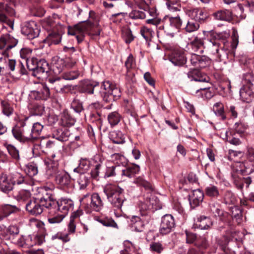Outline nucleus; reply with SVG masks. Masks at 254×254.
<instances>
[{
	"instance_id": "nucleus-1",
	"label": "nucleus",
	"mask_w": 254,
	"mask_h": 254,
	"mask_svg": "<svg viewBox=\"0 0 254 254\" xmlns=\"http://www.w3.org/2000/svg\"><path fill=\"white\" fill-rule=\"evenodd\" d=\"M74 203L69 198H64L56 200L50 192H46L39 198H33L28 200L25 205L26 211L31 215L37 216L41 214L44 207L49 210L51 217L48 221L51 224L59 223L67 214L68 212L72 210Z\"/></svg>"
},
{
	"instance_id": "nucleus-2",
	"label": "nucleus",
	"mask_w": 254,
	"mask_h": 254,
	"mask_svg": "<svg viewBox=\"0 0 254 254\" xmlns=\"http://www.w3.org/2000/svg\"><path fill=\"white\" fill-rule=\"evenodd\" d=\"M28 119L19 120L11 130L15 139L24 143H34L43 128V126L38 122L33 124L32 126L28 124Z\"/></svg>"
},
{
	"instance_id": "nucleus-3",
	"label": "nucleus",
	"mask_w": 254,
	"mask_h": 254,
	"mask_svg": "<svg viewBox=\"0 0 254 254\" xmlns=\"http://www.w3.org/2000/svg\"><path fill=\"white\" fill-rule=\"evenodd\" d=\"M100 33V29L95 27V25L89 21L80 22L68 29V34L75 36L78 43L84 40L86 34L98 36Z\"/></svg>"
},
{
	"instance_id": "nucleus-4",
	"label": "nucleus",
	"mask_w": 254,
	"mask_h": 254,
	"mask_svg": "<svg viewBox=\"0 0 254 254\" xmlns=\"http://www.w3.org/2000/svg\"><path fill=\"white\" fill-rule=\"evenodd\" d=\"M228 37L226 33H217L214 36V39L210 41L211 43L210 52L215 57L214 60L217 62L223 61L228 58L229 51L224 48Z\"/></svg>"
},
{
	"instance_id": "nucleus-5",
	"label": "nucleus",
	"mask_w": 254,
	"mask_h": 254,
	"mask_svg": "<svg viewBox=\"0 0 254 254\" xmlns=\"http://www.w3.org/2000/svg\"><path fill=\"white\" fill-rule=\"evenodd\" d=\"M104 192L114 210H122L126 200L124 195V190L118 186L108 184L104 187Z\"/></svg>"
},
{
	"instance_id": "nucleus-6",
	"label": "nucleus",
	"mask_w": 254,
	"mask_h": 254,
	"mask_svg": "<svg viewBox=\"0 0 254 254\" xmlns=\"http://www.w3.org/2000/svg\"><path fill=\"white\" fill-rule=\"evenodd\" d=\"M79 201L81 207L87 213L100 212L103 208L104 203L98 193L84 195Z\"/></svg>"
},
{
	"instance_id": "nucleus-7",
	"label": "nucleus",
	"mask_w": 254,
	"mask_h": 254,
	"mask_svg": "<svg viewBox=\"0 0 254 254\" xmlns=\"http://www.w3.org/2000/svg\"><path fill=\"white\" fill-rule=\"evenodd\" d=\"M96 94L106 102L117 100L121 95L120 89L109 81H104L100 86V90L96 91Z\"/></svg>"
},
{
	"instance_id": "nucleus-8",
	"label": "nucleus",
	"mask_w": 254,
	"mask_h": 254,
	"mask_svg": "<svg viewBox=\"0 0 254 254\" xmlns=\"http://www.w3.org/2000/svg\"><path fill=\"white\" fill-rule=\"evenodd\" d=\"M163 24L159 27L161 29V27L164 30L165 32L168 35H173L180 28L182 21L180 17H171L168 16H165L163 21Z\"/></svg>"
},
{
	"instance_id": "nucleus-9",
	"label": "nucleus",
	"mask_w": 254,
	"mask_h": 254,
	"mask_svg": "<svg viewBox=\"0 0 254 254\" xmlns=\"http://www.w3.org/2000/svg\"><path fill=\"white\" fill-rule=\"evenodd\" d=\"M39 147L41 148L42 151L49 156L54 157L55 154H60L59 146L55 142L51 140L47 141L45 143L41 142L40 144H34L32 148L33 154L36 155L38 154L37 150Z\"/></svg>"
},
{
	"instance_id": "nucleus-10",
	"label": "nucleus",
	"mask_w": 254,
	"mask_h": 254,
	"mask_svg": "<svg viewBox=\"0 0 254 254\" xmlns=\"http://www.w3.org/2000/svg\"><path fill=\"white\" fill-rule=\"evenodd\" d=\"M13 4L5 2H0V22L4 23L8 26L11 30L13 29V21L8 18L6 14L13 16L15 11L12 6Z\"/></svg>"
},
{
	"instance_id": "nucleus-11",
	"label": "nucleus",
	"mask_w": 254,
	"mask_h": 254,
	"mask_svg": "<svg viewBox=\"0 0 254 254\" xmlns=\"http://www.w3.org/2000/svg\"><path fill=\"white\" fill-rule=\"evenodd\" d=\"M175 223L173 216L171 214H165L162 217L159 231L161 235L169 234L175 227Z\"/></svg>"
},
{
	"instance_id": "nucleus-12",
	"label": "nucleus",
	"mask_w": 254,
	"mask_h": 254,
	"mask_svg": "<svg viewBox=\"0 0 254 254\" xmlns=\"http://www.w3.org/2000/svg\"><path fill=\"white\" fill-rule=\"evenodd\" d=\"M21 33L29 39H33L38 36L40 30L37 23L34 21L24 22L21 26Z\"/></svg>"
},
{
	"instance_id": "nucleus-13",
	"label": "nucleus",
	"mask_w": 254,
	"mask_h": 254,
	"mask_svg": "<svg viewBox=\"0 0 254 254\" xmlns=\"http://www.w3.org/2000/svg\"><path fill=\"white\" fill-rule=\"evenodd\" d=\"M15 65V60L9 59L7 51H2V57L0 58V75L4 72L14 71Z\"/></svg>"
},
{
	"instance_id": "nucleus-14",
	"label": "nucleus",
	"mask_w": 254,
	"mask_h": 254,
	"mask_svg": "<svg viewBox=\"0 0 254 254\" xmlns=\"http://www.w3.org/2000/svg\"><path fill=\"white\" fill-rule=\"evenodd\" d=\"M9 176L14 186L17 185L25 187L26 186H31L33 184V182L30 178L20 173L14 172L11 173Z\"/></svg>"
},
{
	"instance_id": "nucleus-15",
	"label": "nucleus",
	"mask_w": 254,
	"mask_h": 254,
	"mask_svg": "<svg viewBox=\"0 0 254 254\" xmlns=\"http://www.w3.org/2000/svg\"><path fill=\"white\" fill-rule=\"evenodd\" d=\"M190 17L198 23H203L208 18L209 14L207 11L201 8H194L189 10Z\"/></svg>"
},
{
	"instance_id": "nucleus-16",
	"label": "nucleus",
	"mask_w": 254,
	"mask_h": 254,
	"mask_svg": "<svg viewBox=\"0 0 254 254\" xmlns=\"http://www.w3.org/2000/svg\"><path fill=\"white\" fill-rule=\"evenodd\" d=\"M100 90V87L97 83H94L93 81L88 80H85L81 82L80 85V91L81 92L86 93L90 94L95 93V95L97 97H100V95L96 94V91Z\"/></svg>"
},
{
	"instance_id": "nucleus-17",
	"label": "nucleus",
	"mask_w": 254,
	"mask_h": 254,
	"mask_svg": "<svg viewBox=\"0 0 254 254\" xmlns=\"http://www.w3.org/2000/svg\"><path fill=\"white\" fill-rule=\"evenodd\" d=\"M190 60L192 65L201 68L205 67L211 63L210 60L208 57L195 54L191 55Z\"/></svg>"
},
{
	"instance_id": "nucleus-18",
	"label": "nucleus",
	"mask_w": 254,
	"mask_h": 254,
	"mask_svg": "<svg viewBox=\"0 0 254 254\" xmlns=\"http://www.w3.org/2000/svg\"><path fill=\"white\" fill-rule=\"evenodd\" d=\"M169 61L175 66H181L187 62V58L183 52L180 50L173 51L169 57Z\"/></svg>"
},
{
	"instance_id": "nucleus-19",
	"label": "nucleus",
	"mask_w": 254,
	"mask_h": 254,
	"mask_svg": "<svg viewBox=\"0 0 254 254\" xmlns=\"http://www.w3.org/2000/svg\"><path fill=\"white\" fill-rule=\"evenodd\" d=\"M30 96L36 100H46L50 97L49 88L45 84H42L38 90L31 92Z\"/></svg>"
},
{
	"instance_id": "nucleus-20",
	"label": "nucleus",
	"mask_w": 254,
	"mask_h": 254,
	"mask_svg": "<svg viewBox=\"0 0 254 254\" xmlns=\"http://www.w3.org/2000/svg\"><path fill=\"white\" fill-rule=\"evenodd\" d=\"M18 40L7 34L2 35L0 38V49L5 48L4 51H7L14 47L17 44Z\"/></svg>"
},
{
	"instance_id": "nucleus-21",
	"label": "nucleus",
	"mask_w": 254,
	"mask_h": 254,
	"mask_svg": "<svg viewBox=\"0 0 254 254\" xmlns=\"http://www.w3.org/2000/svg\"><path fill=\"white\" fill-rule=\"evenodd\" d=\"M60 154H55V157L49 156L45 160V163L47 166L48 171L51 175H56L58 171L59 160Z\"/></svg>"
},
{
	"instance_id": "nucleus-22",
	"label": "nucleus",
	"mask_w": 254,
	"mask_h": 254,
	"mask_svg": "<svg viewBox=\"0 0 254 254\" xmlns=\"http://www.w3.org/2000/svg\"><path fill=\"white\" fill-rule=\"evenodd\" d=\"M48 81L52 84V88L57 93H66L71 89L70 85H64L63 81L59 78L56 79L50 78Z\"/></svg>"
},
{
	"instance_id": "nucleus-23",
	"label": "nucleus",
	"mask_w": 254,
	"mask_h": 254,
	"mask_svg": "<svg viewBox=\"0 0 254 254\" xmlns=\"http://www.w3.org/2000/svg\"><path fill=\"white\" fill-rule=\"evenodd\" d=\"M240 174V175L237 173H234L232 175V177L234 183L237 188L242 190L244 188V184H243V182H245L246 184V188H248L252 183V180L251 178L250 177H247L246 178L243 177L242 171H241Z\"/></svg>"
},
{
	"instance_id": "nucleus-24",
	"label": "nucleus",
	"mask_w": 254,
	"mask_h": 254,
	"mask_svg": "<svg viewBox=\"0 0 254 254\" xmlns=\"http://www.w3.org/2000/svg\"><path fill=\"white\" fill-rule=\"evenodd\" d=\"M13 243L19 247L29 248L35 245V242L32 241L30 235L24 236H21L18 239H13Z\"/></svg>"
},
{
	"instance_id": "nucleus-25",
	"label": "nucleus",
	"mask_w": 254,
	"mask_h": 254,
	"mask_svg": "<svg viewBox=\"0 0 254 254\" xmlns=\"http://www.w3.org/2000/svg\"><path fill=\"white\" fill-rule=\"evenodd\" d=\"M204 193L200 190H193L192 194L190 195L189 201L191 207L195 208L198 206L202 201Z\"/></svg>"
},
{
	"instance_id": "nucleus-26",
	"label": "nucleus",
	"mask_w": 254,
	"mask_h": 254,
	"mask_svg": "<svg viewBox=\"0 0 254 254\" xmlns=\"http://www.w3.org/2000/svg\"><path fill=\"white\" fill-rule=\"evenodd\" d=\"M14 185L10 176L8 178L5 174H2L0 177V188L5 193L8 192L13 188Z\"/></svg>"
},
{
	"instance_id": "nucleus-27",
	"label": "nucleus",
	"mask_w": 254,
	"mask_h": 254,
	"mask_svg": "<svg viewBox=\"0 0 254 254\" xmlns=\"http://www.w3.org/2000/svg\"><path fill=\"white\" fill-rule=\"evenodd\" d=\"M69 135V131L64 127L54 129L52 134L54 138L61 141L68 140Z\"/></svg>"
},
{
	"instance_id": "nucleus-28",
	"label": "nucleus",
	"mask_w": 254,
	"mask_h": 254,
	"mask_svg": "<svg viewBox=\"0 0 254 254\" xmlns=\"http://www.w3.org/2000/svg\"><path fill=\"white\" fill-rule=\"evenodd\" d=\"M18 209L14 205L5 204L0 206V221L2 220L12 213L16 212Z\"/></svg>"
},
{
	"instance_id": "nucleus-29",
	"label": "nucleus",
	"mask_w": 254,
	"mask_h": 254,
	"mask_svg": "<svg viewBox=\"0 0 254 254\" xmlns=\"http://www.w3.org/2000/svg\"><path fill=\"white\" fill-rule=\"evenodd\" d=\"M140 171V167L136 164L128 166L125 169L121 170V175L129 178L134 177Z\"/></svg>"
},
{
	"instance_id": "nucleus-30",
	"label": "nucleus",
	"mask_w": 254,
	"mask_h": 254,
	"mask_svg": "<svg viewBox=\"0 0 254 254\" xmlns=\"http://www.w3.org/2000/svg\"><path fill=\"white\" fill-rule=\"evenodd\" d=\"M188 76L191 80L201 82L207 81L206 77L205 75H202L200 71L197 69L190 70L188 73Z\"/></svg>"
},
{
	"instance_id": "nucleus-31",
	"label": "nucleus",
	"mask_w": 254,
	"mask_h": 254,
	"mask_svg": "<svg viewBox=\"0 0 254 254\" xmlns=\"http://www.w3.org/2000/svg\"><path fill=\"white\" fill-rule=\"evenodd\" d=\"M201 34L193 35L191 38H190V45L194 51H197L203 45L202 39L200 37Z\"/></svg>"
},
{
	"instance_id": "nucleus-32",
	"label": "nucleus",
	"mask_w": 254,
	"mask_h": 254,
	"mask_svg": "<svg viewBox=\"0 0 254 254\" xmlns=\"http://www.w3.org/2000/svg\"><path fill=\"white\" fill-rule=\"evenodd\" d=\"M109 138L115 143L123 144L125 142V136L120 130L111 131L109 134Z\"/></svg>"
},
{
	"instance_id": "nucleus-33",
	"label": "nucleus",
	"mask_w": 254,
	"mask_h": 254,
	"mask_svg": "<svg viewBox=\"0 0 254 254\" xmlns=\"http://www.w3.org/2000/svg\"><path fill=\"white\" fill-rule=\"evenodd\" d=\"M56 181L61 186L67 187L71 183V178L69 174L63 172L57 175Z\"/></svg>"
},
{
	"instance_id": "nucleus-34",
	"label": "nucleus",
	"mask_w": 254,
	"mask_h": 254,
	"mask_svg": "<svg viewBox=\"0 0 254 254\" xmlns=\"http://www.w3.org/2000/svg\"><path fill=\"white\" fill-rule=\"evenodd\" d=\"M131 228L136 232L143 231L144 223L143 220L138 216H133L131 219Z\"/></svg>"
},
{
	"instance_id": "nucleus-35",
	"label": "nucleus",
	"mask_w": 254,
	"mask_h": 254,
	"mask_svg": "<svg viewBox=\"0 0 254 254\" xmlns=\"http://www.w3.org/2000/svg\"><path fill=\"white\" fill-rule=\"evenodd\" d=\"M243 83L248 89L254 94V75L252 73H247L243 75Z\"/></svg>"
},
{
	"instance_id": "nucleus-36",
	"label": "nucleus",
	"mask_w": 254,
	"mask_h": 254,
	"mask_svg": "<svg viewBox=\"0 0 254 254\" xmlns=\"http://www.w3.org/2000/svg\"><path fill=\"white\" fill-rule=\"evenodd\" d=\"M62 39L61 34L56 32H52L50 33L45 41L48 43L49 46L52 45L58 44Z\"/></svg>"
},
{
	"instance_id": "nucleus-37",
	"label": "nucleus",
	"mask_w": 254,
	"mask_h": 254,
	"mask_svg": "<svg viewBox=\"0 0 254 254\" xmlns=\"http://www.w3.org/2000/svg\"><path fill=\"white\" fill-rule=\"evenodd\" d=\"M214 16L219 20L230 21L232 19L231 11L227 9L218 11L214 13Z\"/></svg>"
},
{
	"instance_id": "nucleus-38",
	"label": "nucleus",
	"mask_w": 254,
	"mask_h": 254,
	"mask_svg": "<svg viewBox=\"0 0 254 254\" xmlns=\"http://www.w3.org/2000/svg\"><path fill=\"white\" fill-rule=\"evenodd\" d=\"M191 92L192 94H197V96H201L202 98H210L212 96L208 87L192 89Z\"/></svg>"
},
{
	"instance_id": "nucleus-39",
	"label": "nucleus",
	"mask_w": 254,
	"mask_h": 254,
	"mask_svg": "<svg viewBox=\"0 0 254 254\" xmlns=\"http://www.w3.org/2000/svg\"><path fill=\"white\" fill-rule=\"evenodd\" d=\"M213 111L215 114L220 117L221 120L226 119V116L224 110V105L221 102H217L213 106Z\"/></svg>"
},
{
	"instance_id": "nucleus-40",
	"label": "nucleus",
	"mask_w": 254,
	"mask_h": 254,
	"mask_svg": "<svg viewBox=\"0 0 254 254\" xmlns=\"http://www.w3.org/2000/svg\"><path fill=\"white\" fill-rule=\"evenodd\" d=\"M254 95L253 92L248 89L245 86L241 88L240 90V96L243 102H249L251 100L252 97Z\"/></svg>"
},
{
	"instance_id": "nucleus-41",
	"label": "nucleus",
	"mask_w": 254,
	"mask_h": 254,
	"mask_svg": "<svg viewBox=\"0 0 254 254\" xmlns=\"http://www.w3.org/2000/svg\"><path fill=\"white\" fill-rule=\"evenodd\" d=\"M61 122L64 126H71L75 123L74 119L72 118L68 112L65 110L61 115Z\"/></svg>"
},
{
	"instance_id": "nucleus-42",
	"label": "nucleus",
	"mask_w": 254,
	"mask_h": 254,
	"mask_svg": "<svg viewBox=\"0 0 254 254\" xmlns=\"http://www.w3.org/2000/svg\"><path fill=\"white\" fill-rule=\"evenodd\" d=\"M2 112L7 117L10 116L14 112L13 105L8 101L3 100L1 102Z\"/></svg>"
},
{
	"instance_id": "nucleus-43",
	"label": "nucleus",
	"mask_w": 254,
	"mask_h": 254,
	"mask_svg": "<svg viewBox=\"0 0 254 254\" xmlns=\"http://www.w3.org/2000/svg\"><path fill=\"white\" fill-rule=\"evenodd\" d=\"M89 168V161L86 159H81L79 165L73 170L74 172L79 174H83Z\"/></svg>"
},
{
	"instance_id": "nucleus-44",
	"label": "nucleus",
	"mask_w": 254,
	"mask_h": 254,
	"mask_svg": "<svg viewBox=\"0 0 254 254\" xmlns=\"http://www.w3.org/2000/svg\"><path fill=\"white\" fill-rule=\"evenodd\" d=\"M205 193L206 196L212 198H217L220 194L218 188L212 185H210L205 188Z\"/></svg>"
},
{
	"instance_id": "nucleus-45",
	"label": "nucleus",
	"mask_w": 254,
	"mask_h": 254,
	"mask_svg": "<svg viewBox=\"0 0 254 254\" xmlns=\"http://www.w3.org/2000/svg\"><path fill=\"white\" fill-rule=\"evenodd\" d=\"M121 119V116L117 112H113L109 114L108 121L112 127L116 126Z\"/></svg>"
},
{
	"instance_id": "nucleus-46",
	"label": "nucleus",
	"mask_w": 254,
	"mask_h": 254,
	"mask_svg": "<svg viewBox=\"0 0 254 254\" xmlns=\"http://www.w3.org/2000/svg\"><path fill=\"white\" fill-rule=\"evenodd\" d=\"M198 221L199 222L198 226L201 229H207L212 225V222L210 218L206 216H200L198 218Z\"/></svg>"
},
{
	"instance_id": "nucleus-47",
	"label": "nucleus",
	"mask_w": 254,
	"mask_h": 254,
	"mask_svg": "<svg viewBox=\"0 0 254 254\" xmlns=\"http://www.w3.org/2000/svg\"><path fill=\"white\" fill-rule=\"evenodd\" d=\"M31 113L35 116H42L45 113V107L43 105L34 104L30 107Z\"/></svg>"
},
{
	"instance_id": "nucleus-48",
	"label": "nucleus",
	"mask_w": 254,
	"mask_h": 254,
	"mask_svg": "<svg viewBox=\"0 0 254 254\" xmlns=\"http://www.w3.org/2000/svg\"><path fill=\"white\" fill-rule=\"evenodd\" d=\"M199 28V24L193 19L188 21L185 27V30L187 32H193L197 31Z\"/></svg>"
},
{
	"instance_id": "nucleus-49",
	"label": "nucleus",
	"mask_w": 254,
	"mask_h": 254,
	"mask_svg": "<svg viewBox=\"0 0 254 254\" xmlns=\"http://www.w3.org/2000/svg\"><path fill=\"white\" fill-rule=\"evenodd\" d=\"M220 207V205L218 203L214 202L209 204V210L214 216H220L223 213Z\"/></svg>"
},
{
	"instance_id": "nucleus-50",
	"label": "nucleus",
	"mask_w": 254,
	"mask_h": 254,
	"mask_svg": "<svg viewBox=\"0 0 254 254\" xmlns=\"http://www.w3.org/2000/svg\"><path fill=\"white\" fill-rule=\"evenodd\" d=\"M140 33L146 41H150L154 34V31L151 28L143 26L140 30Z\"/></svg>"
},
{
	"instance_id": "nucleus-51",
	"label": "nucleus",
	"mask_w": 254,
	"mask_h": 254,
	"mask_svg": "<svg viewBox=\"0 0 254 254\" xmlns=\"http://www.w3.org/2000/svg\"><path fill=\"white\" fill-rule=\"evenodd\" d=\"M79 72L77 70H69L64 71L62 76L65 80H74L77 78L79 76Z\"/></svg>"
},
{
	"instance_id": "nucleus-52",
	"label": "nucleus",
	"mask_w": 254,
	"mask_h": 254,
	"mask_svg": "<svg viewBox=\"0 0 254 254\" xmlns=\"http://www.w3.org/2000/svg\"><path fill=\"white\" fill-rule=\"evenodd\" d=\"M133 183L138 186L143 187L145 190H152V186L147 181L145 180L142 177H138L134 179Z\"/></svg>"
},
{
	"instance_id": "nucleus-53",
	"label": "nucleus",
	"mask_w": 254,
	"mask_h": 254,
	"mask_svg": "<svg viewBox=\"0 0 254 254\" xmlns=\"http://www.w3.org/2000/svg\"><path fill=\"white\" fill-rule=\"evenodd\" d=\"M98 221L106 227H110L118 228V225L116 222L110 217H105L99 219Z\"/></svg>"
},
{
	"instance_id": "nucleus-54",
	"label": "nucleus",
	"mask_w": 254,
	"mask_h": 254,
	"mask_svg": "<svg viewBox=\"0 0 254 254\" xmlns=\"http://www.w3.org/2000/svg\"><path fill=\"white\" fill-rule=\"evenodd\" d=\"M195 246L199 248V250L203 251L209 247V244L205 238H200L196 240L194 243Z\"/></svg>"
},
{
	"instance_id": "nucleus-55",
	"label": "nucleus",
	"mask_w": 254,
	"mask_h": 254,
	"mask_svg": "<svg viewBox=\"0 0 254 254\" xmlns=\"http://www.w3.org/2000/svg\"><path fill=\"white\" fill-rule=\"evenodd\" d=\"M27 172L28 177H31L36 175L38 173V166L34 162H30L27 165Z\"/></svg>"
},
{
	"instance_id": "nucleus-56",
	"label": "nucleus",
	"mask_w": 254,
	"mask_h": 254,
	"mask_svg": "<svg viewBox=\"0 0 254 254\" xmlns=\"http://www.w3.org/2000/svg\"><path fill=\"white\" fill-rule=\"evenodd\" d=\"M164 249V247L161 242H152L150 244V250L151 252L160 254L163 252Z\"/></svg>"
},
{
	"instance_id": "nucleus-57",
	"label": "nucleus",
	"mask_w": 254,
	"mask_h": 254,
	"mask_svg": "<svg viewBox=\"0 0 254 254\" xmlns=\"http://www.w3.org/2000/svg\"><path fill=\"white\" fill-rule=\"evenodd\" d=\"M49 70H44L43 68L36 67L32 71V74L39 79L45 78L47 76Z\"/></svg>"
},
{
	"instance_id": "nucleus-58",
	"label": "nucleus",
	"mask_w": 254,
	"mask_h": 254,
	"mask_svg": "<svg viewBox=\"0 0 254 254\" xmlns=\"http://www.w3.org/2000/svg\"><path fill=\"white\" fill-rule=\"evenodd\" d=\"M71 108L76 113H80L83 110L82 103L77 99H74L71 103Z\"/></svg>"
},
{
	"instance_id": "nucleus-59",
	"label": "nucleus",
	"mask_w": 254,
	"mask_h": 254,
	"mask_svg": "<svg viewBox=\"0 0 254 254\" xmlns=\"http://www.w3.org/2000/svg\"><path fill=\"white\" fill-rule=\"evenodd\" d=\"M129 17L132 19H144L146 17V14L142 10H133L129 13Z\"/></svg>"
},
{
	"instance_id": "nucleus-60",
	"label": "nucleus",
	"mask_w": 254,
	"mask_h": 254,
	"mask_svg": "<svg viewBox=\"0 0 254 254\" xmlns=\"http://www.w3.org/2000/svg\"><path fill=\"white\" fill-rule=\"evenodd\" d=\"M6 148L11 156L16 160L19 159V151L18 150L12 145L7 144Z\"/></svg>"
},
{
	"instance_id": "nucleus-61",
	"label": "nucleus",
	"mask_w": 254,
	"mask_h": 254,
	"mask_svg": "<svg viewBox=\"0 0 254 254\" xmlns=\"http://www.w3.org/2000/svg\"><path fill=\"white\" fill-rule=\"evenodd\" d=\"M118 173L121 174V170L119 166H113L111 167H108L107 169L105 176L107 177H110L116 175Z\"/></svg>"
},
{
	"instance_id": "nucleus-62",
	"label": "nucleus",
	"mask_w": 254,
	"mask_h": 254,
	"mask_svg": "<svg viewBox=\"0 0 254 254\" xmlns=\"http://www.w3.org/2000/svg\"><path fill=\"white\" fill-rule=\"evenodd\" d=\"M77 182L79 185L80 189H84L88 185L89 180L88 177L84 174V173L80 174Z\"/></svg>"
},
{
	"instance_id": "nucleus-63",
	"label": "nucleus",
	"mask_w": 254,
	"mask_h": 254,
	"mask_svg": "<svg viewBox=\"0 0 254 254\" xmlns=\"http://www.w3.org/2000/svg\"><path fill=\"white\" fill-rule=\"evenodd\" d=\"M32 50L29 48H22L20 51V55L21 58L25 59L26 61L30 59L31 56Z\"/></svg>"
},
{
	"instance_id": "nucleus-64",
	"label": "nucleus",
	"mask_w": 254,
	"mask_h": 254,
	"mask_svg": "<svg viewBox=\"0 0 254 254\" xmlns=\"http://www.w3.org/2000/svg\"><path fill=\"white\" fill-rule=\"evenodd\" d=\"M123 36L126 43L128 44L131 42L134 38L130 29H127L124 31Z\"/></svg>"
}]
</instances>
